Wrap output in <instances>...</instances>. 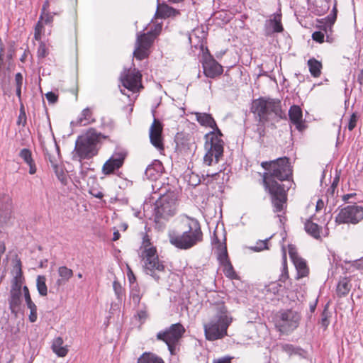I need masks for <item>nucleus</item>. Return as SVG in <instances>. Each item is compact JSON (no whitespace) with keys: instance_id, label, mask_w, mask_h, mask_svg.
<instances>
[{"instance_id":"f257e3e1","label":"nucleus","mask_w":363,"mask_h":363,"mask_svg":"<svg viewBox=\"0 0 363 363\" xmlns=\"http://www.w3.org/2000/svg\"><path fill=\"white\" fill-rule=\"evenodd\" d=\"M261 167L265 170L262 174V184L272 196V202L275 212L281 211L286 202L284 188L279 182L289 180L292 176V169L289 159L279 157L271 161L261 162Z\"/></svg>"},{"instance_id":"f03ea898","label":"nucleus","mask_w":363,"mask_h":363,"mask_svg":"<svg viewBox=\"0 0 363 363\" xmlns=\"http://www.w3.org/2000/svg\"><path fill=\"white\" fill-rule=\"evenodd\" d=\"M186 218V228L182 233L175 230H170L168 233L169 242L182 250L191 248L203 240V233L199 222L189 216Z\"/></svg>"},{"instance_id":"7ed1b4c3","label":"nucleus","mask_w":363,"mask_h":363,"mask_svg":"<svg viewBox=\"0 0 363 363\" xmlns=\"http://www.w3.org/2000/svg\"><path fill=\"white\" fill-rule=\"evenodd\" d=\"M215 311L213 317L203 325L206 338L210 341L221 339L227 335L228 328L232 322L224 303L217 304Z\"/></svg>"},{"instance_id":"20e7f679","label":"nucleus","mask_w":363,"mask_h":363,"mask_svg":"<svg viewBox=\"0 0 363 363\" xmlns=\"http://www.w3.org/2000/svg\"><path fill=\"white\" fill-rule=\"evenodd\" d=\"M106 138V136L98 133L96 130L91 128L85 134L79 136L75 143V155L73 158L77 157L79 160L82 159H90L98 154L99 145L102 139Z\"/></svg>"},{"instance_id":"39448f33","label":"nucleus","mask_w":363,"mask_h":363,"mask_svg":"<svg viewBox=\"0 0 363 363\" xmlns=\"http://www.w3.org/2000/svg\"><path fill=\"white\" fill-rule=\"evenodd\" d=\"M252 110L257 115L261 123L286 117L281 107V101L278 99L259 98L253 101Z\"/></svg>"},{"instance_id":"423d86ee","label":"nucleus","mask_w":363,"mask_h":363,"mask_svg":"<svg viewBox=\"0 0 363 363\" xmlns=\"http://www.w3.org/2000/svg\"><path fill=\"white\" fill-rule=\"evenodd\" d=\"M150 245L148 238H144V250L141 257L144 262L145 272L151 276L155 280L159 281L160 274L164 272V265L158 257L157 250L154 247H149Z\"/></svg>"},{"instance_id":"0eeeda50","label":"nucleus","mask_w":363,"mask_h":363,"mask_svg":"<svg viewBox=\"0 0 363 363\" xmlns=\"http://www.w3.org/2000/svg\"><path fill=\"white\" fill-rule=\"evenodd\" d=\"M155 219H168L177 210V197L174 193L161 196L155 203Z\"/></svg>"},{"instance_id":"6e6552de","label":"nucleus","mask_w":363,"mask_h":363,"mask_svg":"<svg viewBox=\"0 0 363 363\" xmlns=\"http://www.w3.org/2000/svg\"><path fill=\"white\" fill-rule=\"evenodd\" d=\"M185 333V328L181 323L172 324L164 331L157 334V338L164 341L168 346L171 354H174L175 346Z\"/></svg>"},{"instance_id":"1a4fd4ad","label":"nucleus","mask_w":363,"mask_h":363,"mask_svg":"<svg viewBox=\"0 0 363 363\" xmlns=\"http://www.w3.org/2000/svg\"><path fill=\"white\" fill-rule=\"evenodd\" d=\"M157 33L149 31L146 33H138L133 52L134 57L139 60L147 57L150 54V48L152 46Z\"/></svg>"},{"instance_id":"9d476101","label":"nucleus","mask_w":363,"mask_h":363,"mask_svg":"<svg viewBox=\"0 0 363 363\" xmlns=\"http://www.w3.org/2000/svg\"><path fill=\"white\" fill-rule=\"evenodd\" d=\"M363 219V207L357 204L342 208L335 217L338 224H357Z\"/></svg>"},{"instance_id":"9b49d317","label":"nucleus","mask_w":363,"mask_h":363,"mask_svg":"<svg viewBox=\"0 0 363 363\" xmlns=\"http://www.w3.org/2000/svg\"><path fill=\"white\" fill-rule=\"evenodd\" d=\"M119 79L123 86L133 93L143 88L141 84L142 75L135 69H124Z\"/></svg>"},{"instance_id":"f8f14e48","label":"nucleus","mask_w":363,"mask_h":363,"mask_svg":"<svg viewBox=\"0 0 363 363\" xmlns=\"http://www.w3.org/2000/svg\"><path fill=\"white\" fill-rule=\"evenodd\" d=\"M12 214L11 197L9 194H0V233L11 224Z\"/></svg>"},{"instance_id":"ddd939ff","label":"nucleus","mask_w":363,"mask_h":363,"mask_svg":"<svg viewBox=\"0 0 363 363\" xmlns=\"http://www.w3.org/2000/svg\"><path fill=\"white\" fill-rule=\"evenodd\" d=\"M301 319L298 313L292 310H286L280 313L279 326L281 330L288 332L296 329Z\"/></svg>"},{"instance_id":"4468645a","label":"nucleus","mask_w":363,"mask_h":363,"mask_svg":"<svg viewBox=\"0 0 363 363\" xmlns=\"http://www.w3.org/2000/svg\"><path fill=\"white\" fill-rule=\"evenodd\" d=\"M162 133V125L160 121L155 118L150 128V140L151 144L160 151L164 150Z\"/></svg>"},{"instance_id":"2eb2a0df","label":"nucleus","mask_w":363,"mask_h":363,"mask_svg":"<svg viewBox=\"0 0 363 363\" xmlns=\"http://www.w3.org/2000/svg\"><path fill=\"white\" fill-rule=\"evenodd\" d=\"M219 141L217 139H214L213 145H209L208 147V152L203 157L204 163L207 165L210 166L212 164L213 158L215 160V163H218L219 162L220 158L223 156V147H221L220 144H218Z\"/></svg>"},{"instance_id":"dca6fc26","label":"nucleus","mask_w":363,"mask_h":363,"mask_svg":"<svg viewBox=\"0 0 363 363\" xmlns=\"http://www.w3.org/2000/svg\"><path fill=\"white\" fill-rule=\"evenodd\" d=\"M125 155L123 153H116L112 155L103 165L102 172L108 175L118 169L123 164Z\"/></svg>"},{"instance_id":"f3484780","label":"nucleus","mask_w":363,"mask_h":363,"mask_svg":"<svg viewBox=\"0 0 363 363\" xmlns=\"http://www.w3.org/2000/svg\"><path fill=\"white\" fill-rule=\"evenodd\" d=\"M289 253L297 270V279L306 277L308 274V268L306 261L298 256L295 249L291 245H289Z\"/></svg>"},{"instance_id":"a211bd4d","label":"nucleus","mask_w":363,"mask_h":363,"mask_svg":"<svg viewBox=\"0 0 363 363\" xmlns=\"http://www.w3.org/2000/svg\"><path fill=\"white\" fill-rule=\"evenodd\" d=\"M283 30L281 13H274L272 18L265 21L264 26V35L270 36L274 33H281Z\"/></svg>"},{"instance_id":"6ab92c4d","label":"nucleus","mask_w":363,"mask_h":363,"mask_svg":"<svg viewBox=\"0 0 363 363\" xmlns=\"http://www.w3.org/2000/svg\"><path fill=\"white\" fill-rule=\"evenodd\" d=\"M203 69L204 74L209 78H214L221 74L223 71L222 66L211 57L204 60Z\"/></svg>"},{"instance_id":"aec40b11","label":"nucleus","mask_w":363,"mask_h":363,"mask_svg":"<svg viewBox=\"0 0 363 363\" xmlns=\"http://www.w3.org/2000/svg\"><path fill=\"white\" fill-rule=\"evenodd\" d=\"M289 116L291 123L296 125L298 130L301 131L304 129L302 110L299 106H291L289 111Z\"/></svg>"},{"instance_id":"412c9836","label":"nucleus","mask_w":363,"mask_h":363,"mask_svg":"<svg viewBox=\"0 0 363 363\" xmlns=\"http://www.w3.org/2000/svg\"><path fill=\"white\" fill-rule=\"evenodd\" d=\"M23 291L24 294V298L28 308L30 310V314L28 319L30 322L35 323L37 320V306L35 303L32 301L29 289L26 286L23 287Z\"/></svg>"},{"instance_id":"4be33fe9","label":"nucleus","mask_w":363,"mask_h":363,"mask_svg":"<svg viewBox=\"0 0 363 363\" xmlns=\"http://www.w3.org/2000/svg\"><path fill=\"white\" fill-rule=\"evenodd\" d=\"M22 292L10 291L9 303L12 313L17 314L21 305Z\"/></svg>"},{"instance_id":"5701e85b","label":"nucleus","mask_w":363,"mask_h":363,"mask_svg":"<svg viewBox=\"0 0 363 363\" xmlns=\"http://www.w3.org/2000/svg\"><path fill=\"white\" fill-rule=\"evenodd\" d=\"M211 128L213 129V130L208 133L205 136V138H206L205 147H208L209 145H213V144L215 143L214 139H216V138L217 139V140L219 141L218 143V144H220L221 147H223L224 143H223V140L220 138L221 136L223 135L220 130L218 128L216 124V127H211Z\"/></svg>"},{"instance_id":"b1692460","label":"nucleus","mask_w":363,"mask_h":363,"mask_svg":"<svg viewBox=\"0 0 363 363\" xmlns=\"http://www.w3.org/2000/svg\"><path fill=\"white\" fill-rule=\"evenodd\" d=\"M19 156L29 166V173L34 174L36 172V167L32 158L31 151L28 148H23L20 151Z\"/></svg>"},{"instance_id":"393cba45","label":"nucleus","mask_w":363,"mask_h":363,"mask_svg":"<svg viewBox=\"0 0 363 363\" xmlns=\"http://www.w3.org/2000/svg\"><path fill=\"white\" fill-rule=\"evenodd\" d=\"M64 341L62 337H57L53 340L52 350L58 357H63L67 354V346H63Z\"/></svg>"},{"instance_id":"a878e982","label":"nucleus","mask_w":363,"mask_h":363,"mask_svg":"<svg viewBox=\"0 0 363 363\" xmlns=\"http://www.w3.org/2000/svg\"><path fill=\"white\" fill-rule=\"evenodd\" d=\"M57 272L60 277L57 281L58 286L65 284L73 276V271L65 266L60 267L57 269Z\"/></svg>"},{"instance_id":"bb28decb","label":"nucleus","mask_w":363,"mask_h":363,"mask_svg":"<svg viewBox=\"0 0 363 363\" xmlns=\"http://www.w3.org/2000/svg\"><path fill=\"white\" fill-rule=\"evenodd\" d=\"M196 121L203 126L216 127V121L211 114L206 113H196Z\"/></svg>"},{"instance_id":"cd10ccee","label":"nucleus","mask_w":363,"mask_h":363,"mask_svg":"<svg viewBox=\"0 0 363 363\" xmlns=\"http://www.w3.org/2000/svg\"><path fill=\"white\" fill-rule=\"evenodd\" d=\"M307 65L309 68V72L313 77H319L321 74V69L323 65L321 62L315 58H311L308 60Z\"/></svg>"},{"instance_id":"c85d7f7f","label":"nucleus","mask_w":363,"mask_h":363,"mask_svg":"<svg viewBox=\"0 0 363 363\" xmlns=\"http://www.w3.org/2000/svg\"><path fill=\"white\" fill-rule=\"evenodd\" d=\"M94 121L95 120L92 117V111L89 108H86L82 111L81 116L77 119V123L84 126Z\"/></svg>"},{"instance_id":"c756f323","label":"nucleus","mask_w":363,"mask_h":363,"mask_svg":"<svg viewBox=\"0 0 363 363\" xmlns=\"http://www.w3.org/2000/svg\"><path fill=\"white\" fill-rule=\"evenodd\" d=\"M179 13L176 9L167 4H162L157 7V14L161 18L175 16Z\"/></svg>"},{"instance_id":"7c9ffc66","label":"nucleus","mask_w":363,"mask_h":363,"mask_svg":"<svg viewBox=\"0 0 363 363\" xmlns=\"http://www.w3.org/2000/svg\"><path fill=\"white\" fill-rule=\"evenodd\" d=\"M217 259L219 262V264L221 265L223 264L230 262L228 257V254L227 251V247L225 243H219L217 247Z\"/></svg>"},{"instance_id":"2f4dec72","label":"nucleus","mask_w":363,"mask_h":363,"mask_svg":"<svg viewBox=\"0 0 363 363\" xmlns=\"http://www.w3.org/2000/svg\"><path fill=\"white\" fill-rule=\"evenodd\" d=\"M138 363H164V361L153 353L145 352L138 358Z\"/></svg>"},{"instance_id":"473e14b6","label":"nucleus","mask_w":363,"mask_h":363,"mask_svg":"<svg viewBox=\"0 0 363 363\" xmlns=\"http://www.w3.org/2000/svg\"><path fill=\"white\" fill-rule=\"evenodd\" d=\"M162 163L159 160H155L152 164H149L145 169V175L150 179H154L156 174L160 172Z\"/></svg>"},{"instance_id":"72a5a7b5","label":"nucleus","mask_w":363,"mask_h":363,"mask_svg":"<svg viewBox=\"0 0 363 363\" xmlns=\"http://www.w3.org/2000/svg\"><path fill=\"white\" fill-rule=\"evenodd\" d=\"M305 230L311 236H313L314 238H320V227L315 223H313L310 220H307L305 223Z\"/></svg>"},{"instance_id":"f704fd0d","label":"nucleus","mask_w":363,"mask_h":363,"mask_svg":"<svg viewBox=\"0 0 363 363\" xmlns=\"http://www.w3.org/2000/svg\"><path fill=\"white\" fill-rule=\"evenodd\" d=\"M350 289L351 284L350 281L347 278H345L339 281L337 287V293L339 296H345L350 292Z\"/></svg>"},{"instance_id":"c9c22d12","label":"nucleus","mask_w":363,"mask_h":363,"mask_svg":"<svg viewBox=\"0 0 363 363\" xmlns=\"http://www.w3.org/2000/svg\"><path fill=\"white\" fill-rule=\"evenodd\" d=\"M142 295L140 294V289L138 284H133L130 292V300L135 307L139 306Z\"/></svg>"},{"instance_id":"e433bc0d","label":"nucleus","mask_w":363,"mask_h":363,"mask_svg":"<svg viewBox=\"0 0 363 363\" xmlns=\"http://www.w3.org/2000/svg\"><path fill=\"white\" fill-rule=\"evenodd\" d=\"M45 159L48 160L51 164V166L54 169L56 174H57V168H58V158H59V149L57 147L55 152L53 154H50L46 150L45 152Z\"/></svg>"},{"instance_id":"4c0bfd02","label":"nucleus","mask_w":363,"mask_h":363,"mask_svg":"<svg viewBox=\"0 0 363 363\" xmlns=\"http://www.w3.org/2000/svg\"><path fill=\"white\" fill-rule=\"evenodd\" d=\"M45 281L46 278L45 276H38L36 279V286L39 294L42 296H45L48 294V287Z\"/></svg>"},{"instance_id":"58836bf2","label":"nucleus","mask_w":363,"mask_h":363,"mask_svg":"<svg viewBox=\"0 0 363 363\" xmlns=\"http://www.w3.org/2000/svg\"><path fill=\"white\" fill-rule=\"evenodd\" d=\"M283 283L284 282L279 281V279L278 281L272 282L266 286V291L274 295L278 294L282 289H286V286L282 285Z\"/></svg>"},{"instance_id":"ea45409f","label":"nucleus","mask_w":363,"mask_h":363,"mask_svg":"<svg viewBox=\"0 0 363 363\" xmlns=\"http://www.w3.org/2000/svg\"><path fill=\"white\" fill-rule=\"evenodd\" d=\"M221 266L223 267V273L225 274V275L227 277H228L231 279H235L238 278L237 274L235 272L233 267L230 262L223 264H221Z\"/></svg>"},{"instance_id":"a19ab883","label":"nucleus","mask_w":363,"mask_h":363,"mask_svg":"<svg viewBox=\"0 0 363 363\" xmlns=\"http://www.w3.org/2000/svg\"><path fill=\"white\" fill-rule=\"evenodd\" d=\"M23 281V277H18L17 276H14L13 279L11 281V286L10 291L22 292Z\"/></svg>"},{"instance_id":"79ce46f5","label":"nucleus","mask_w":363,"mask_h":363,"mask_svg":"<svg viewBox=\"0 0 363 363\" xmlns=\"http://www.w3.org/2000/svg\"><path fill=\"white\" fill-rule=\"evenodd\" d=\"M43 19V15H40L38 23L35 26V33H34V38L36 40H41V35L43 30V23L42 22Z\"/></svg>"},{"instance_id":"37998d69","label":"nucleus","mask_w":363,"mask_h":363,"mask_svg":"<svg viewBox=\"0 0 363 363\" xmlns=\"http://www.w3.org/2000/svg\"><path fill=\"white\" fill-rule=\"evenodd\" d=\"M283 270L281 272V274L279 277V281L284 282V284L286 282V281L289 279V273L286 266V254L285 250H284L283 252Z\"/></svg>"},{"instance_id":"c03bdc74","label":"nucleus","mask_w":363,"mask_h":363,"mask_svg":"<svg viewBox=\"0 0 363 363\" xmlns=\"http://www.w3.org/2000/svg\"><path fill=\"white\" fill-rule=\"evenodd\" d=\"M113 288L118 299H121L124 293V289L121 284L118 281H114L113 282Z\"/></svg>"},{"instance_id":"a18cd8bd","label":"nucleus","mask_w":363,"mask_h":363,"mask_svg":"<svg viewBox=\"0 0 363 363\" xmlns=\"http://www.w3.org/2000/svg\"><path fill=\"white\" fill-rule=\"evenodd\" d=\"M280 347L281 350L289 355L297 353L298 349L291 344H282Z\"/></svg>"},{"instance_id":"49530a36","label":"nucleus","mask_w":363,"mask_h":363,"mask_svg":"<svg viewBox=\"0 0 363 363\" xmlns=\"http://www.w3.org/2000/svg\"><path fill=\"white\" fill-rule=\"evenodd\" d=\"M320 323L324 328H326L330 323L329 312L326 308L323 310L321 314V319Z\"/></svg>"},{"instance_id":"de8ad7c7","label":"nucleus","mask_w":363,"mask_h":363,"mask_svg":"<svg viewBox=\"0 0 363 363\" xmlns=\"http://www.w3.org/2000/svg\"><path fill=\"white\" fill-rule=\"evenodd\" d=\"M13 270L15 271V276H17L18 277H23V272H22V263L19 258L17 257L15 259V264L13 265Z\"/></svg>"},{"instance_id":"09e8293b","label":"nucleus","mask_w":363,"mask_h":363,"mask_svg":"<svg viewBox=\"0 0 363 363\" xmlns=\"http://www.w3.org/2000/svg\"><path fill=\"white\" fill-rule=\"evenodd\" d=\"M48 54V49L45 44L43 42H40L38 48L37 55L39 58H44Z\"/></svg>"},{"instance_id":"8fccbe9b","label":"nucleus","mask_w":363,"mask_h":363,"mask_svg":"<svg viewBox=\"0 0 363 363\" xmlns=\"http://www.w3.org/2000/svg\"><path fill=\"white\" fill-rule=\"evenodd\" d=\"M267 241L268 239H266L264 240H259V242H257L256 245L252 247L251 249L255 252H259L265 249H268Z\"/></svg>"},{"instance_id":"3c124183","label":"nucleus","mask_w":363,"mask_h":363,"mask_svg":"<svg viewBox=\"0 0 363 363\" xmlns=\"http://www.w3.org/2000/svg\"><path fill=\"white\" fill-rule=\"evenodd\" d=\"M358 118L359 116L356 112L351 115L347 126L349 130H352L356 127Z\"/></svg>"},{"instance_id":"603ef678","label":"nucleus","mask_w":363,"mask_h":363,"mask_svg":"<svg viewBox=\"0 0 363 363\" xmlns=\"http://www.w3.org/2000/svg\"><path fill=\"white\" fill-rule=\"evenodd\" d=\"M312 38L314 41L321 43L324 41V33L321 31H315L312 34Z\"/></svg>"},{"instance_id":"864d4df0","label":"nucleus","mask_w":363,"mask_h":363,"mask_svg":"<svg viewBox=\"0 0 363 363\" xmlns=\"http://www.w3.org/2000/svg\"><path fill=\"white\" fill-rule=\"evenodd\" d=\"M45 96L48 102L52 104L56 103L58 99V96L52 91L48 92Z\"/></svg>"},{"instance_id":"5fc2aeb1","label":"nucleus","mask_w":363,"mask_h":363,"mask_svg":"<svg viewBox=\"0 0 363 363\" xmlns=\"http://www.w3.org/2000/svg\"><path fill=\"white\" fill-rule=\"evenodd\" d=\"M137 316L140 321L143 322L147 318V313L146 308L139 310L137 313Z\"/></svg>"},{"instance_id":"6e6d98bb","label":"nucleus","mask_w":363,"mask_h":363,"mask_svg":"<svg viewBox=\"0 0 363 363\" xmlns=\"http://www.w3.org/2000/svg\"><path fill=\"white\" fill-rule=\"evenodd\" d=\"M14 53H15L14 43H12L10 44L9 47L8 48V52H7V55H6L7 59L9 60H12V58L14 55Z\"/></svg>"},{"instance_id":"4d7b16f0","label":"nucleus","mask_w":363,"mask_h":363,"mask_svg":"<svg viewBox=\"0 0 363 363\" xmlns=\"http://www.w3.org/2000/svg\"><path fill=\"white\" fill-rule=\"evenodd\" d=\"M26 113L23 110V107L22 106L21 108V113H20V115L18 116V124H21V123H23V125H25L26 123Z\"/></svg>"},{"instance_id":"13d9d810","label":"nucleus","mask_w":363,"mask_h":363,"mask_svg":"<svg viewBox=\"0 0 363 363\" xmlns=\"http://www.w3.org/2000/svg\"><path fill=\"white\" fill-rule=\"evenodd\" d=\"M23 75L21 74V73H20V72L16 73L15 75V81H16V87L21 88L22 84H23Z\"/></svg>"},{"instance_id":"bf43d9fd","label":"nucleus","mask_w":363,"mask_h":363,"mask_svg":"<svg viewBox=\"0 0 363 363\" xmlns=\"http://www.w3.org/2000/svg\"><path fill=\"white\" fill-rule=\"evenodd\" d=\"M102 125L110 131L113 130L114 128V123L111 120L108 121V122L104 121L102 123Z\"/></svg>"},{"instance_id":"052dcab7","label":"nucleus","mask_w":363,"mask_h":363,"mask_svg":"<svg viewBox=\"0 0 363 363\" xmlns=\"http://www.w3.org/2000/svg\"><path fill=\"white\" fill-rule=\"evenodd\" d=\"M324 201L322 199H318L315 206L316 211L322 210L324 208Z\"/></svg>"},{"instance_id":"680f3d73","label":"nucleus","mask_w":363,"mask_h":363,"mask_svg":"<svg viewBox=\"0 0 363 363\" xmlns=\"http://www.w3.org/2000/svg\"><path fill=\"white\" fill-rule=\"evenodd\" d=\"M256 131L258 133L259 138H262L264 135L265 128L263 125H258Z\"/></svg>"},{"instance_id":"e2e57ef3","label":"nucleus","mask_w":363,"mask_h":363,"mask_svg":"<svg viewBox=\"0 0 363 363\" xmlns=\"http://www.w3.org/2000/svg\"><path fill=\"white\" fill-rule=\"evenodd\" d=\"M338 181H339V179L335 178V180L333 181L330 188L328 189V191H330V193L332 194L334 193V191L337 185Z\"/></svg>"},{"instance_id":"0e129e2a","label":"nucleus","mask_w":363,"mask_h":363,"mask_svg":"<svg viewBox=\"0 0 363 363\" xmlns=\"http://www.w3.org/2000/svg\"><path fill=\"white\" fill-rule=\"evenodd\" d=\"M56 174L58 179L62 182V183H65V174L63 173L62 170L59 171V167L57 168V174Z\"/></svg>"},{"instance_id":"69168bd1","label":"nucleus","mask_w":363,"mask_h":363,"mask_svg":"<svg viewBox=\"0 0 363 363\" xmlns=\"http://www.w3.org/2000/svg\"><path fill=\"white\" fill-rule=\"evenodd\" d=\"M230 359L231 358L230 357H223L218 360H215L213 363H230Z\"/></svg>"},{"instance_id":"338daca9","label":"nucleus","mask_w":363,"mask_h":363,"mask_svg":"<svg viewBox=\"0 0 363 363\" xmlns=\"http://www.w3.org/2000/svg\"><path fill=\"white\" fill-rule=\"evenodd\" d=\"M43 16H45V18L43 17V19L45 21V23H49L52 21V16H50V14L45 13V14H43Z\"/></svg>"},{"instance_id":"774afa93","label":"nucleus","mask_w":363,"mask_h":363,"mask_svg":"<svg viewBox=\"0 0 363 363\" xmlns=\"http://www.w3.org/2000/svg\"><path fill=\"white\" fill-rule=\"evenodd\" d=\"M355 267L357 269H363V258L356 262Z\"/></svg>"}]
</instances>
